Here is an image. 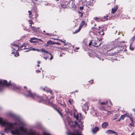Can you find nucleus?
<instances>
[{
  "label": "nucleus",
  "mask_w": 135,
  "mask_h": 135,
  "mask_svg": "<svg viewBox=\"0 0 135 135\" xmlns=\"http://www.w3.org/2000/svg\"><path fill=\"white\" fill-rule=\"evenodd\" d=\"M24 89H25L24 90V91H26V90L27 92V93H25V95L27 97H30L33 98H39L42 99V98L41 97H40L37 95H36L34 93H32L30 91L28 90H26L27 88L25 86L24 87Z\"/></svg>",
  "instance_id": "f257e3e1"
},
{
  "label": "nucleus",
  "mask_w": 135,
  "mask_h": 135,
  "mask_svg": "<svg viewBox=\"0 0 135 135\" xmlns=\"http://www.w3.org/2000/svg\"><path fill=\"white\" fill-rule=\"evenodd\" d=\"M10 85V83H7L6 80H0V91L2 90L5 85L9 86Z\"/></svg>",
  "instance_id": "f03ea898"
},
{
  "label": "nucleus",
  "mask_w": 135,
  "mask_h": 135,
  "mask_svg": "<svg viewBox=\"0 0 135 135\" xmlns=\"http://www.w3.org/2000/svg\"><path fill=\"white\" fill-rule=\"evenodd\" d=\"M0 123L2 125H6V127L5 128V131L7 132L8 131V128L7 127V125L9 124V123H8L7 121H4L2 118H0Z\"/></svg>",
  "instance_id": "7ed1b4c3"
},
{
  "label": "nucleus",
  "mask_w": 135,
  "mask_h": 135,
  "mask_svg": "<svg viewBox=\"0 0 135 135\" xmlns=\"http://www.w3.org/2000/svg\"><path fill=\"white\" fill-rule=\"evenodd\" d=\"M67 134L68 135H82L81 133L79 132L78 131H77V133L76 134L70 132H67Z\"/></svg>",
  "instance_id": "20e7f679"
},
{
  "label": "nucleus",
  "mask_w": 135,
  "mask_h": 135,
  "mask_svg": "<svg viewBox=\"0 0 135 135\" xmlns=\"http://www.w3.org/2000/svg\"><path fill=\"white\" fill-rule=\"evenodd\" d=\"M85 24V22L84 21H82L81 24L79 27V30H78L77 31H76L75 32L76 33H77L79 32L81 28H82V27L84 25V24Z\"/></svg>",
  "instance_id": "39448f33"
},
{
  "label": "nucleus",
  "mask_w": 135,
  "mask_h": 135,
  "mask_svg": "<svg viewBox=\"0 0 135 135\" xmlns=\"http://www.w3.org/2000/svg\"><path fill=\"white\" fill-rule=\"evenodd\" d=\"M108 125V123L107 122L103 123L102 125V127L103 128H106Z\"/></svg>",
  "instance_id": "423d86ee"
},
{
  "label": "nucleus",
  "mask_w": 135,
  "mask_h": 135,
  "mask_svg": "<svg viewBox=\"0 0 135 135\" xmlns=\"http://www.w3.org/2000/svg\"><path fill=\"white\" fill-rule=\"evenodd\" d=\"M99 128L98 127H95L93 128L92 129V131L93 133H95L96 132L98 131Z\"/></svg>",
  "instance_id": "0eeeda50"
},
{
  "label": "nucleus",
  "mask_w": 135,
  "mask_h": 135,
  "mask_svg": "<svg viewBox=\"0 0 135 135\" xmlns=\"http://www.w3.org/2000/svg\"><path fill=\"white\" fill-rule=\"evenodd\" d=\"M55 42H52L51 41H49L47 42V44H46L45 46H47V45H54L55 44Z\"/></svg>",
  "instance_id": "6e6552de"
},
{
  "label": "nucleus",
  "mask_w": 135,
  "mask_h": 135,
  "mask_svg": "<svg viewBox=\"0 0 135 135\" xmlns=\"http://www.w3.org/2000/svg\"><path fill=\"white\" fill-rule=\"evenodd\" d=\"M107 133L114 134L117 133L115 132L110 130H108L106 132Z\"/></svg>",
  "instance_id": "1a4fd4ad"
},
{
  "label": "nucleus",
  "mask_w": 135,
  "mask_h": 135,
  "mask_svg": "<svg viewBox=\"0 0 135 135\" xmlns=\"http://www.w3.org/2000/svg\"><path fill=\"white\" fill-rule=\"evenodd\" d=\"M38 39V38H36L35 37L31 38L30 39V41L32 43H35L37 42V41L35 40Z\"/></svg>",
  "instance_id": "9d476101"
},
{
  "label": "nucleus",
  "mask_w": 135,
  "mask_h": 135,
  "mask_svg": "<svg viewBox=\"0 0 135 135\" xmlns=\"http://www.w3.org/2000/svg\"><path fill=\"white\" fill-rule=\"evenodd\" d=\"M69 124L70 126V127L72 128H73L75 127V124H74L73 122L72 121H70L69 122Z\"/></svg>",
  "instance_id": "9b49d317"
},
{
  "label": "nucleus",
  "mask_w": 135,
  "mask_h": 135,
  "mask_svg": "<svg viewBox=\"0 0 135 135\" xmlns=\"http://www.w3.org/2000/svg\"><path fill=\"white\" fill-rule=\"evenodd\" d=\"M79 124L80 125H81V126L80 127V126L78 125L79 127L81 130H82L83 129V123L82 122H81L79 123Z\"/></svg>",
  "instance_id": "f8f14e48"
},
{
  "label": "nucleus",
  "mask_w": 135,
  "mask_h": 135,
  "mask_svg": "<svg viewBox=\"0 0 135 135\" xmlns=\"http://www.w3.org/2000/svg\"><path fill=\"white\" fill-rule=\"evenodd\" d=\"M41 50L43 52H45L47 54H49L50 55H51V53H49L47 51H46L45 49H42Z\"/></svg>",
  "instance_id": "ddd939ff"
},
{
  "label": "nucleus",
  "mask_w": 135,
  "mask_h": 135,
  "mask_svg": "<svg viewBox=\"0 0 135 135\" xmlns=\"http://www.w3.org/2000/svg\"><path fill=\"white\" fill-rule=\"evenodd\" d=\"M117 8H114L112 9V12L113 14H114L117 11Z\"/></svg>",
  "instance_id": "4468645a"
},
{
  "label": "nucleus",
  "mask_w": 135,
  "mask_h": 135,
  "mask_svg": "<svg viewBox=\"0 0 135 135\" xmlns=\"http://www.w3.org/2000/svg\"><path fill=\"white\" fill-rule=\"evenodd\" d=\"M98 33L99 34L101 35H104V33L103 31V30L102 29V30L98 32Z\"/></svg>",
  "instance_id": "2eb2a0df"
},
{
  "label": "nucleus",
  "mask_w": 135,
  "mask_h": 135,
  "mask_svg": "<svg viewBox=\"0 0 135 135\" xmlns=\"http://www.w3.org/2000/svg\"><path fill=\"white\" fill-rule=\"evenodd\" d=\"M8 116L12 117H14L15 115L12 112H10L8 114Z\"/></svg>",
  "instance_id": "dca6fc26"
},
{
  "label": "nucleus",
  "mask_w": 135,
  "mask_h": 135,
  "mask_svg": "<svg viewBox=\"0 0 135 135\" xmlns=\"http://www.w3.org/2000/svg\"><path fill=\"white\" fill-rule=\"evenodd\" d=\"M26 47L25 46V44H23L20 47V48L21 49H26Z\"/></svg>",
  "instance_id": "f3484780"
},
{
  "label": "nucleus",
  "mask_w": 135,
  "mask_h": 135,
  "mask_svg": "<svg viewBox=\"0 0 135 135\" xmlns=\"http://www.w3.org/2000/svg\"><path fill=\"white\" fill-rule=\"evenodd\" d=\"M30 48H31V50H33V51H40V50L38 49H35L34 48H32L31 47H30Z\"/></svg>",
  "instance_id": "a211bd4d"
},
{
  "label": "nucleus",
  "mask_w": 135,
  "mask_h": 135,
  "mask_svg": "<svg viewBox=\"0 0 135 135\" xmlns=\"http://www.w3.org/2000/svg\"><path fill=\"white\" fill-rule=\"evenodd\" d=\"M83 108H84V109L85 110H86L88 109V106H87V105L86 104H85L83 106Z\"/></svg>",
  "instance_id": "6ab92c4d"
},
{
  "label": "nucleus",
  "mask_w": 135,
  "mask_h": 135,
  "mask_svg": "<svg viewBox=\"0 0 135 135\" xmlns=\"http://www.w3.org/2000/svg\"><path fill=\"white\" fill-rule=\"evenodd\" d=\"M94 44L93 45L95 47H98V46H100V44H99V45H97V43L96 42H94Z\"/></svg>",
  "instance_id": "aec40b11"
},
{
  "label": "nucleus",
  "mask_w": 135,
  "mask_h": 135,
  "mask_svg": "<svg viewBox=\"0 0 135 135\" xmlns=\"http://www.w3.org/2000/svg\"><path fill=\"white\" fill-rule=\"evenodd\" d=\"M26 50L25 51V52H28L29 51H30L31 50V48H26Z\"/></svg>",
  "instance_id": "412c9836"
},
{
  "label": "nucleus",
  "mask_w": 135,
  "mask_h": 135,
  "mask_svg": "<svg viewBox=\"0 0 135 135\" xmlns=\"http://www.w3.org/2000/svg\"><path fill=\"white\" fill-rule=\"evenodd\" d=\"M108 102L107 101H106V102H101L100 103V104L101 105L107 104H108Z\"/></svg>",
  "instance_id": "4be33fe9"
},
{
  "label": "nucleus",
  "mask_w": 135,
  "mask_h": 135,
  "mask_svg": "<svg viewBox=\"0 0 135 135\" xmlns=\"http://www.w3.org/2000/svg\"><path fill=\"white\" fill-rule=\"evenodd\" d=\"M124 115H122L121 117H120V119H123L125 117H124Z\"/></svg>",
  "instance_id": "5701e85b"
},
{
  "label": "nucleus",
  "mask_w": 135,
  "mask_h": 135,
  "mask_svg": "<svg viewBox=\"0 0 135 135\" xmlns=\"http://www.w3.org/2000/svg\"><path fill=\"white\" fill-rule=\"evenodd\" d=\"M129 125L131 126H132L134 127V124L133 122H132V123H130L129 124Z\"/></svg>",
  "instance_id": "b1692460"
},
{
  "label": "nucleus",
  "mask_w": 135,
  "mask_h": 135,
  "mask_svg": "<svg viewBox=\"0 0 135 135\" xmlns=\"http://www.w3.org/2000/svg\"><path fill=\"white\" fill-rule=\"evenodd\" d=\"M135 39V36H134L133 37L131 38V40L132 41H133Z\"/></svg>",
  "instance_id": "393cba45"
},
{
  "label": "nucleus",
  "mask_w": 135,
  "mask_h": 135,
  "mask_svg": "<svg viewBox=\"0 0 135 135\" xmlns=\"http://www.w3.org/2000/svg\"><path fill=\"white\" fill-rule=\"evenodd\" d=\"M28 12L29 13V16H30L31 15V14H32L31 12L30 11H28Z\"/></svg>",
  "instance_id": "a878e982"
},
{
  "label": "nucleus",
  "mask_w": 135,
  "mask_h": 135,
  "mask_svg": "<svg viewBox=\"0 0 135 135\" xmlns=\"http://www.w3.org/2000/svg\"><path fill=\"white\" fill-rule=\"evenodd\" d=\"M116 118H114L113 120H115V119H116L117 118H118V115H116Z\"/></svg>",
  "instance_id": "bb28decb"
},
{
  "label": "nucleus",
  "mask_w": 135,
  "mask_h": 135,
  "mask_svg": "<svg viewBox=\"0 0 135 135\" xmlns=\"http://www.w3.org/2000/svg\"><path fill=\"white\" fill-rule=\"evenodd\" d=\"M84 8L83 7H80V9L82 10Z\"/></svg>",
  "instance_id": "cd10ccee"
},
{
  "label": "nucleus",
  "mask_w": 135,
  "mask_h": 135,
  "mask_svg": "<svg viewBox=\"0 0 135 135\" xmlns=\"http://www.w3.org/2000/svg\"><path fill=\"white\" fill-rule=\"evenodd\" d=\"M130 120L132 122H133V119L132 118L130 117Z\"/></svg>",
  "instance_id": "c85d7f7f"
},
{
  "label": "nucleus",
  "mask_w": 135,
  "mask_h": 135,
  "mask_svg": "<svg viewBox=\"0 0 135 135\" xmlns=\"http://www.w3.org/2000/svg\"><path fill=\"white\" fill-rule=\"evenodd\" d=\"M124 115V117H128V115H127V114H124V115Z\"/></svg>",
  "instance_id": "c756f323"
},
{
  "label": "nucleus",
  "mask_w": 135,
  "mask_h": 135,
  "mask_svg": "<svg viewBox=\"0 0 135 135\" xmlns=\"http://www.w3.org/2000/svg\"><path fill=\"white\" fill-rule=\"evenodd\" d=\"M31 27V29L32 30H33V31H34L35 30V29H34V28L35 27Z\"/></svg>",
  "instance_id": "7c9ffc66"
},
{
  "label": "nucleus",
  "mask_w": 135,
  "mask_h": 135,
  "mask_svg": "<svg viewBox=\"0 0 135 135\" xmlns=\"http://www.w3.org/2000/svg\"><path fill=\"white\" fill-rule=\"evenodd\" d=\"M51 56V57L50 58V60H51L53 59V56L51 55H50Z\"/></svg>",
  "instance_id": "2f4dec72"
},
{
  "label": "nucleus",
  "mask_w": 135,
  "mask_h": 135,
  "mask_svg": "<svg viewBox=\"0 0 135 135\" xmlns=\"http://www.w3.org/2000/svg\"><path fill=\"white\" fill-rule=\"evenodd\" d=\"M29 24H30V26H31V27H32L31 26V25L32 24V22H30L29 23Z\"/></svg>",
  "instance_id": "473e14b6"
},
{
  "label": "nucleus",
  "mask_w": 135,
  "mask_h": 135,
  "mask_svg": "<svg viewBox=\"0 0 135 135\" xmlns=\"http://www.w3.org/2000/svg\"><path fill=\"white\" fill-rule=\"evenodd\" d=\"M130 49L131 50H134V49L133 48L131 47H130Z\"/></svg>",
  "instance_id": "72a5a7b5"
},
{
  "label": "nucleus",
  "mask_w": 135,
  "mask_h": 135,
  "mask_svg": "<svg viewBox=\"0 0 135 135\" xmlns=\"http://www.w3.org/2000/svg\"><path fill=\"white\" fill-rule=\"evenodd\" d=\"M91 44H92V42L91 41V42H90L89 44V46H90L91 45Z\"/></svg>",
  "instance_id": "f704fd0d"
},
{
  "label": "nucleus",
  "mask_w": 135,
  "mask_h": 135,
  "mask_svg": "<svg viewBox=\"0 0 135 135\" xmlns=\"http://www.w3.org/2000/svg\"><path fill=\"white\" fill-rule=\"evenodd\" d=\"M55 44H58V45H60V43H58V42L56 43V42H55Z\"/></svg>",
  "instance_id": "c9c22d12"
},
{
  "label": "nucleus",
  "mask_w": 135,
  "mask_h": 135,
  "mask_svg": "<svg viewBox=\"0 0 135 135\" xmlns=\"http://www.w3.org/2000/svg\"><path fill=\"white\" fill-rule=\"evenodd\" d=\"M45 135H50V134L49 133H47L45 134Z\"/></svg>",
  "instance_id": "e433bc0d"
},
{
  "label": "nucleus",
  "mask_w": 135,
  "mask_h": 135,
  "mask_svg": "<svg viewBox=\"0 0 135 135\" xmlns=\"http://www.w3.org/2000/svg\"><path fill=\"white\" fill-rule=\"evenodd\" d=\"M37 40H39V41H41L43 42V41L42 40H41V39H38Z\"/></svg>",
  "instance_id": "4c0bfd02"
},
{
  "label": "nucleus",
  "mask_w": 135,
  "mask_h": 135,
  "mask_svg": "<svg viewBox=\"0 0 135 135\" xmlns=\"http://www.w3.org/2000/svg\"><path fill=\"white\" fill-rule=\"evenodd\" d=\"M75 118L76 119H78V116H76L75 117Z\"/></svg>",
  "instance_id": "58836bf2"
},
{
  "label": "nucleus",
  "mask_w": 135,
  "mask_h": 135,
  "mask_svg": "<svg viewBox=\"0 0 135 135\" xmlns=\"http://www.w3.org/2000/svg\"><path fill=\"white\" fill-rule=\"evenodd\" d=\"M59 114L60 115H62V114L60 112H59Z\"/></svg>",
  "instance_id": "ea45409f"
},
{
  "label": "nucleus",
  "mask_w": 135,
  "mask_h": 135,
  "mask_svg": "<svg viewBox=\"0 0 135 135\" xmlns=\"http://www.w3.org/2000/svg\"><path fill=\"white\" fill-rule=\"evenodd\" d=\"M69 102L70 103V104H71V100H69Z\"/></svg>",
  "instance_id": "a19ab883"
},
{
  "label": "nucleus",
  "mask_w": 135,
  "mask_h": 135,
  "mask_svg": "<svg viewBox=\"0 0 135 135\" xmlns=\"http://www.w3.org/2000/svg\"><path fill=\"white\" fill-rule=\"evenodd\" d=\"M36 72H40V70H36Z\"/></svg>",
  "instance_id": "79ce46f5"
},
{
  "label": "nucleus",
  "mask_w": 135,
  "mask_h": 135,
  "mask_svg": "<svg viewBox=\"0 0 135 135\" xmlns=\"http://www.w3.org/2000/svg\"><path fill=\"white\" fill-rule=\"evenodd\" d=\"M43 90H44V91H45V88H41Z\"/></svg>",
  "instance_id": "37998d69"
},
{
  "label": "nucleus",
  "mask_w": 135,
  "mask_h": 135,
  "mask_svg": "<svg viewBox=\"0 0 135 135\" xmlns=\"http://www.w3.org/2000/svg\"><path fill=\"white\" fill-rule=\"evenodd\" d=\"M98 18H94V19L95 20H97Z\"/></svg>",
  "instance_id": "c03bdc74"
},
{
  "label": "nucleus",
  "mask_w": 135,
  "mask_h": 135,
  "mask_svg": "<svg viewBox=\"0 0 135 135\" xmlns=\"http://www.w3.org/2000/svg\"><path fill=\"white\" fill-rule=\"evenodd\" d=\"M60 41H61L62 42H64V43H65V41H62V40H60Z\"/></svg>",
  "instance_id": "a18cd8bd"
},
{
  "label": "nucleus",
  "mask_w": 135,
  "mask_h": 135,
  "mask_svg": "<svg viewBox=\"0 0 135 135\" xmlns=\"http://www.w3.org/2000/svg\"><path fill=\"white\" fill-rule=\"evenodd\" d=\"M67 45V44H66L65 42V43H64V45L65 46H66V45Z\"/></svg>",
  "instance_id": "49530a36"
},
{
  "label": "nucleus",
  "mask_w": 135,
  "mask_h": 135,
  "mask_svg": "<svg viewBox=\"0 0 135 135\" xmlns=\"http://www.w3.org/2000/svg\"><path fill=\"white\" fill-rule=\"evenodd\" d=\"M121 119H120V118L118 120V121H120Z\"/></svg>",
  "instance_id": "de8ad7c7"
},
{
  "label": "nucleus",
  "mask_w": 135,
  "mask_h": 135,
  "mask_svg": "<svg viewBox=\"0 0 135 135\" xmlns=\"http://www.w3.org/2000/svg\"><path fill=\"white\" fill-rule=\"evenodd\" d=\"M56 110L59 113L60 112L59 110H58L57 109H56Z\"/></svg>",
  "instance_id": "09e8293b"
},
{
  "label": "nucleus",
  "mask_w": 135,
  "mask_h": 135,
  "mask_svg": "<svg viewBox=\"0 0 135 135\" xmlns=\"http://www.w3.org/2000/svg\"><path fill=\"white\" fill-rule=\"evenodd\" d=\"M134 134V133H132L131 135H133Z\"/></svg>",
  "instance_id": "8fccbe9b"
},
{
  "label": "nucleus",
  "mask_w": 135,
  "mask_h": 135,
  "mask_svg": "<svg viewBox=\"0 0 135 135\" xmlns=\"http://www.w3.org/2000/svg\"><path fill=\"white\" fill-rule=\"evenodd\" d=\"M46 34L47 35H49V33H46Z\"/></svg>",
  "instance_id": "3c124183"
},
{
  "label": "nucleus",
  "mask_w": 135,
  "mask_h": 135,
  "mask_svg": "<svg viewBox=\"0 0 135 135\" xmlns=\"http://www.w3.org/2000/svg\"><path fill=\"white\" fill-rule=\"evenodd\" d=\"M18 126H21V124H20V123H19V124H18Z\"/></svg>",
  "instance_id": "603ef678"
},
{
  "label": "nucleus",
  "mask_w": 135,
  "mask_h": 135,
  "mask_svg": "<svg viewBox=\"0 0 135 135\" xmlns=\"http://www.w3.org/2000/svg\"><path fill=\"white\" fill-rule=\"evenodd\" d=\"M83 13H81V17H82V16H83Z\"/></svg>",
  "instance_id": "864d4df0"
},
{
  "label": "nucleus",
  "mask_w": 135,
  "mask_h": 135,
  "mask_svg": "<svg viewBox=\"0 0 135 135\" xmlns=\"http://www.w3.org/2000/svg\"><path fill=\"white\" fill-rule=\"evenodd\" d=\"M78 13H82L81 12H79V11L78 12Z\"/></svg>",
  "instance_id": "5fc2aeb1"
},
{
  "label": "nucleus",
  "mask_w": 135,
  "mask_h": 135,
  "mask_svg": "<svg viewBox=\"0 0 135 135\" xmlns=\"http://www.w3.org/2000/svg\"><path fill=\"white\" fill-rule=\"evenodd\" d=\"M14 45L15 46H18V45H17V44Z\"/></svg>",
  "instance_id": "6e6d98bb"
},
{
  "label": "nucleus",
  "mask_w": 135,
  "mask_h": 135,
  "mask_svg": "<svg viewBox=\"0 0 135 135\" xmlns=\"http://www.w3.org/2000/svg\"><path fill=\"white\" fill-rule=\"evenodd\" d=\"M38 64H40V61H38Z\"/></svg>",
  "instance_id": "4d7b16f0"
},
{
  "label": "nucleus",
  "mask_w": 135,
  "mask_h": 135,
  "mask_svg": "<svg viewBox=\"0 0 135 135\" xmlns=\"http://www.w3.org/2000/svg\"><path fill=\"white\" fill-rule=\"evenodd\" d=\"M16 88H17V89H19V88L18 87H17Z\"/></svg>",
  "instance_id": "13d9d810"
},
{
  "label": "nucleus",
  "mask_w": 135,
  "mask_h": 135,
  "mask_svg": "<svg viewBox=\"0 0 135 135\" xmlns=\"http://www.w3.org/2000/svg\"><path fill=\"white\" fill-rule=\"evenodd\" d=\"M76 49H77V50L79 49V47L77 48H76Z\"/></svg>",
  "instance_id": "bf43d9fd"
},
{
  "label": "nucleus",
  "mask_w": 135,
  "mask_h": 135,
  "mask_svg": "<svg viewBox=\"0 0 135 135\" xmlns=\"http://www.w3.org/2000/svg\"><path fill=\"white\" fill-rule=\"evenodd\" d=\"M39 66H40V65H38H38H37V66H38V67H39Z\"/></svg>",
  "instance_id": "052dcab7"
},
{
  "label": "nucleus",
  "mask_w": 135,
  "mask_h": 135,
  "mask_svg": "<svg viewBox=\"0 0 135 135\" xmlns=\"http://www.w3.org/2000/svg\"><path fill=\"white\" fill-rule=\"evenodd\" d=\"M75 123L76 124V123H77V122H76V121H75Z\"/></svg>",
  "instance_id": "680f3d73"
},
{
  "label": "nucleus",
  "mask_w": 135,
  "mask_h": 135,
  "mask_svg": "<svg viewBox=\"0 0 135 135\" xmlns=\"http://www.w3.org/2000/svg\"><path fill=\"white\" fill-rule=\"evenodd\" d=\"M43 32H45V31H43Z\"/></svg>",
  "instance_id": "e2e57ef3"
},
{
  "label": "nucleus",
  "mask_w": 135,
  "mask_h": 135,
  "mask_svg": "<svg viewBox=\"0 0 135 135\" xmlns=\"http://www.w3.org/2000/svg\"><path fill=\"white\" fill-rule=\"evenodd\" d=\"M44 58L46 59V58L45 57H44Z\"/></svg>",
  "instance_id": "0e129e2a"
},
{
  "label": "nucleus",
  "mask_w": 135,
  "mask_h": 135,
  "mask_svg": "<svg viewBox=\"0 0 135 135\" xmlns=\"http://www.w3.org/2000/svg\"><path fill=\"white\" fill-rule=\"evenodd\" d=\"M1 135H4L2 134H1Z\"/></svg>",
  "instance_id": "69168bd1"
},
{
  "label": "nucleus",
  "mask_w": 135,
  "mask_h": 135,
  "mask_svg": "<svg viewBox=\"0 0 135 135\" xmlns=\"http://www.w3.org/2000/svg\"><path fill=\"white\" fill-rule=\"evenodd\" d=\"M116 32H117V31H116V32H115V33H115V34H116L115 33H116Z\"/></svg>",
  "instance_id": "338daca9"
},
{
  "label": "nucleus",
  "mask_w": 135,
  "mask_h": 135,
  "mask_svg": "<svg viewBox=\"0 0 135 135\" xmlns=\"http://www.w3.org/2000/svg\"><path fill=\"white\" fill-rule=\"evenodd\" d=\"M110 103H111V102L110 101Z\"/></svg>",
  "instance_id": "774afa93"
}]
</instances>
